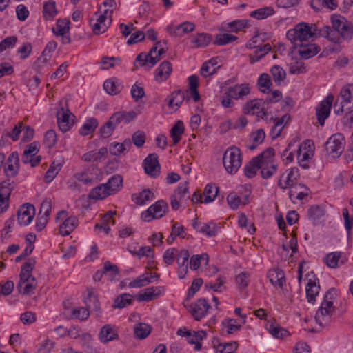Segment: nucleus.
<instances>
[{
  "label": "nucleus",
  "instance_id": "obj_1",
  "mask_svg": "<svg viewBox=\"0 0 353 353\" xmlns=\"http://www.w3.org/2000/svg\"><path fill=\"white\" fill-rule=\"evenodd\" d=\"M36 261L30 258L21 267L20 280L17 284L19 291L23 294H30L37 287V281L32 275V271L35 265Z\"/></svg>",
  "mask_w": 353,
  "mask_h": 353
},
{
  "label": "nucleus",
  "instance_id": "obj_2",
  "mask_svg": "<svg viewBox=\"0 0 353 353\" xmlns=\"http://www.w3.org/2000/svg\"><path fill=\"white\" fill-rule=\"evenodd\" d=\"M316 30L315 26H310L306 23H300L293 29L289 30L287 32L286 36L294 45V48H296L298 46L313 38L316 34Z\"/></svg>",
  "mask_w": 353,
  "mask_h": 353
},
{
  "label": "nucleus",
  "instance_id": "obj_3",
  "mask_svg": "<svg viewBox=\"0 0 353 353\" xmlns=\"http://www.w3.org/2000/svg\"><path fill=\"white\" fill-rule=\"evenodd\" d=\"M335 294L334 289H331L327 292L324 301L316 313L315 321L321 327L328 325L332 320L334 307L332 301L329 299H332V296Z\"/></svg>",
  "mask_w": 353,
  "mask_h": 353
},
{
  "label": "nucleus",
  "instance_id": "obj_4",
  "mask_svg": "<svg viewBox=\"0 0 353 353\" xmlns=\"http://www.w3.org/2000/svg\"><path fill=\"white\" fill-rule=\"evenodd\" d=\"M223 164L229 174H235L242 164V154L239 148L229 147L223 154Z\"/></svg>",
  "mask_w": 353,
  "mask_h": 353
},
{
  "label": "nucleus",
  "instance_id": "obj_5",
  "mask_svg": "<svg viewBox=\"0 0 353 353\" xmlns=\"http://www.w3.org/2000/svg\"><path fill=\"white\" fill-rule=\"evenodd\" d=\"M87 307H76L72 310V316L81 320H85L90 316L88 310L99 311L100 309L99 303L97 296L92 290H88V296L85 300Z\"/></svg>",
  "mask_w": 353,
  "mask_h": 353
},
{
  "label": "nucleus",
  "instance_id": "obj_6",
  "mask_svg": "<svg viewBox=\"0 0 353 353\" xmlns=\"http://www.w3.org/2000/svg\"><path fill=\"white\" fill-rule=\"evenodd\" d=\"M112 10L105 9L103 13L97 16L94 20L91 19L90 23L92 26V31L95 34L105 32L112 22Z\"/></svg>",
  "mask_w": 353,
  "mask_h": 353
},
{
  "label": "nucleus",
  "instance_id": "obj_7",
  "mask_svg": "<svg viewBox=\"0 0 353 353\" xmlns=\"http://www.w3.org/2000/svg\"><path fill=\"white\" fill-rule=\"evenodd\" d=\"M344 144L343 137L338 133L328 139L325 144V148L332 158H339L343 152Z\"/></svg>",
  "mask_w": 353,
  "mask_h": 353
},
{
  "label": "nucleus",
  "instance_id": "obj_8",
  "mask_svg": "<svg viewBox=\"0 0 353 353\" xmlns=\"http://www.w3.org/2000/svg\"><path fill=\"white\" fill-rule=\"evenodd\" d=\"M168 205L163 200L157 201L152 205L147 210L141 214V218L144 221H150L154 219L163 217L168 211Z\"/></svg>",
  "mask_w": 353,
  "mask_h": 353
},
{
  "label": "nucleus",
  "instance_id": "obj_9",
  "mask_svg": "<svg viewBox=\"0 0 353 353\" xmlns=\"http://www.w3.org/2000/svg\"><path fill=\"white\" fill-rule=\"evenodd\" d=\"M266 102L263 99H254L248 101L243 106V111L247 114H256L263 119L267 114Z\"/></svg>",
  "mask_w": 353,
  "mask_h": 353
},
{
  "label": "nucleus",
  "instance_id": "obj_10",
  "mask_svg": "<svg viewBox=\"0 0 353 353\" xmlns=\"http://www.w3.org/2000/svg\"><path fill=\"white\" fill-rule=\"evenodd\" d=\"M67 212L61 210L56 216V219H64L59 226V233L62 236L69 235L77 226L78 219L76 216L66 217Z\"/></svg>",
  "mask_w": 353,
  "mask_h": 353
},
{
  "label": "nucleus",
  "instance_id": "obj_11",
  "mask_svg": "<svg viewBox=\"0 0 353 353\" xmlns=\"http://www.w3.org/2000/svg\"><path fill=\"white\" fill-rule=\"evenodd\" d=\"M334 101V95L329 94L316 108V115L321 125H323L325 119L329 117L330 109Z\"/></svg>",
  "mask_w": 353,
  "mask_h": 353
},
{
  "label": "nucleus",
  "instance_id": "obj_12",
  "mask_svg": "<svg viewBox=\"0 0 353 353\" xmlns=\"http://www.w3.org/2000/svg\"><path fill=\"white\" fill-rule=\"evenodd\" d=\"M143 166L145 172L152 177H157L160 173V165L157 154L153 153L149 154L143 161Z\"/></svg>",
  "mask_w": 353,
  "mask_h": 353
},
{
  "label": "nucleus",
  "instance_id": "obj_13",
  "mask_svg": "<svg viewBox=\"0 0 353 353\" xmlns=\"http://www.w3.org/2000/svg\"><path fill=\"white\" fill-rule=\"evenodd\" d=\"M72 113L68 108L61 106L57 112V123L59 129L65 132L68 131L73 125V120L70 119Z\"/></svg>",
  "mask_w": 353,
  "mask_h": 353
},
{
  "label": "nucleus",
  "instance_id": "obj_14",
  "mask_svg": "<svg viewBox=\"0 0 353 353\" xmlns=\"http://www.w3.org/2000/svg\"><path fill=\"white\" fill-rule=\"evenodd\" d=\"M306 276L307 279V283L306 285V297L309 303H313L320 290V285L318 284L319 279L312 272L308 273Z\"/></svg>",
  "mask_w": 353,
  "mask_h": 353
},
{
  "label": "nucleus",
  "instance_id": "obj_15",
  "mask_svg": "<svg viewBox=\"0 0 353 353\" xmlns=\"http://www.w3.org/2000/svg\"><path fill=\"white\" fill-rule=\"evenodd\" d=\"M35 214L33 205L26 203L23 205L17 211V219L19 225H28L31 223Z\"/></svg>",
  "mask_w": 353,
  "mask_h": 353
},
{
  "label": "nucleus",
  "instance_id": "obj_16",
  "mask_svg": "<svg viewBox=\"0 0 353 353\" xmlns=\"http://www.w3.org/2000/svg\"><path fill=\"white\" fill-rule=\"evenodd\" d=\"M299 176V172L297 168L288 169L280 176L278 181V186L281 189L285 190L288 187L296 183Z\"/></svg>",
  "mask_w": 353,
  "mask_h": 353
},
{
  "label": "nucleus",
  "instance_id": "obj_17",
  "mask_svg": "<svg viewBox=\"0 0 353 353\" xmlns=\"http://www.w3.org/2000/svg\"><path fill=\"white\" fill-rule=\"evenodd\" d=\"M210 305L204 298L199 299L197 302L190 306L189 311L196 321H200L205 316Z\"/></svg>",
  "mask_w": 353,
  "mask_h": 353
},
{
  "label": "nucleus",
  "instance_id": "obj_18",
  "mask_svg": "<svg viewBox=\"0 0 353 353\" xmlns=\"http://www.w3.org/2000/svg\"><path fill=\"white\" fill-rule=\"evenodd\" d=\"M195 25L191 22H183L178 26L170 25L167 27L168 32L173 37H182L183 34L194 31Z\"/></svg>",
  "mask_w": 353,
  "mask_h": 353
},
{
  "label": "nucleus",
  "instance_id": "obj_19",
  "mask_svg": "<svg viewBox=\"0 0 353 353\" xmlns=\"http://www.w3.org/2000/svg\"><path fill=\"white\" fill-rule=\"evenodd\" d=\"M250 93V87L248 84H236L234 86L230 87L225 92L228 96L233 99L238 100L243 98Z\"/></svg>",
  "mask_w": 353,
  "mask_h": 353
},
{
  "label": "nucleus",
  "instance_id": "obj_20",
  "mask_svg": "<svg viewBox=\"0 0 353 353\" xmlns=\"http://www.w3.org/2000/svg\"><path fill=\"white\" fill-rule=\"evenodd\" d=\"M172 70L171 63L168 61H163L155 70V80L158 82H163L167 80Z\"/></svg>",
  "mask_w": 353,
  "mask_h": 353
},
{
  "label": "nucleus",
  "instance_id": "obj_21",
  "mask_svg": "<svg viewBox=\"0 0 353 353\" xmlns=\"http://www.w3.org/2000/svg\"><path fill=\"white\" fill-rule=\"evenodd\" d=\"M100 341L103 343H107L118 339L117 329L111 325L107 324L103 326L99 334Z\"/></svg>",
  "mask_w": 353,
  "mask_h": 353
},
{
  "label": "nucleus",
  "instance_id": "obj_22",
  "mask_svg": "<svg viewBox=\"0 0 353 353\" xmlns=\"http://www.w3.org/2000/svg\"><path fill=\"white\" fill-rule=\"evenodd\" d=\"M164 291L163 287H150L146 288L143 293L137 296L139 301H150L160 296Z\"/></svg>",
  "mask_w": 353,
  "mask_h": 353
},
{
  "label": "nucleus",
  "instance_id": "obj_23",
  "mask_svg": "<svg viewBox=\"0 0 353 353\" xmlns=\"http://www.w3.org/2000/svg\"><path fill=\"white\" fill-rule=\"evenodd\" d=\"M19 156L17 152H12L7 161V166L4 169L6 176L10 177L14 176L18 172Z\"/></svg>",
  "mask_w": 353,
  "mask_h": 353
},
{
  "label": "nucleus",
  "instance_id": "obj_24",
  "mask_svg": "<svg viewBox=\"0 0 353 353\" xmlns=\"http://www.w3.org/2000/svg\"><path fill=\"white\" fill-rule=\"evenodd\" d=\"M185 97V92H182L181 90L172 92L167 98L169 108L175 111L177 110L183 103Z\"/></svg>",
  "mask_w": 353,
  "mask_h": 353
},
{
  "label": "nucleus",
  "instance_id": "obj_25",
  "mask_svg": "<svg viewBox=\"0 0 353 353\" xmlns=\"http://www.w3.org/2000/svg\"><path fill=\"white\" fill-rule=\"evenodd\" d=\"M137 114L134 110L129 112L119 111L114 113L111 117V119L117 125L121 123H129L134 120Z\"/></svg>",
  "mask_w": 353,
  "mask_h": 353
},
{
  "label": "nucleus",
  "instance_id": "obj_26",
  "mask_svg": "<svg viewBox=\"0 0 353 353\" xmlns=\"http://www.w3.org/2000/svg\"><path fill=\"white\" fill-rule=\"evenodd\" d=\"M298 53L300 57L303 59H310L316 55L319 51V48L314 43H301L298 46Z\"/></svg>",
  "mask_w": 353,
  "mask_h": 353
},
{
  "label": "nucleus",
  "instance_id": "obj_27",
  "mask_svg": "<svg viewBox=\"0 0 353 353\" xmlns=\"http://www.w3.org/2000/svg\"><path fill=\"white\" fill-rule=\"evenodd\" d=\"M268 277L270 282L276 287L282 288L285 283L283 271L278 268L269 270Z\"/></svg>",
  "mask_w": 353,
  "mask_h": 353
},
{
  "label": "nucleus",
  "instance_id": "obj_28",
  "mask_svg": "<svg viewBox=\"0 0 353 353\" xmlns=\"http://www.w3.org/2000/svg\"><path fill=\"white\" fill-rule=\"evenodd\" d=\"M346 260L345 256L341 252L330 253L324 258V262L332 268L338 267L339 264H343Z\"/></svg>",
  "mask_w": 353,
  "mask_h": 353
},
{
  "label": "nucleus",
  "instance_id": "obj_29",
  "mask_svg": "<svg viewBox=\"0 0 353 353\" xmlns=\"http://www.w3.org/2000/svg\"><path fill=\"white\" fill-rule=\"evenodd\" d=\"M319 34L334 43L339 44L341 43L340 32L332 29L330 26H326L321 28Z\"/></svg>",
  "mask_w": 353,
  "mask_h": 353
},
{
  "label": "nucleus",
  "instance_id": "obj_30",
  "mask_svg": "<svg viewBox=\"0 0 353 353\" xmlns=\"http://www.w3.org/2000/svg\"><path fill=\"white\" fill-rule=\"evenodd\" d=\"M212 41V37L206 33L194 34L191 37V44L193 48H203Z\"/></svg>",
  "mask_w": 353,
  "mask_h": 353
},
{
  "label": "nucleus",
  "instance_id": "obj_31",
  "mask_svg": "<svg viewBox=\"0 0 353 353\" xmlns=\"http://www.w3.org/2000/svg\"><path fill=\"white\" fill-rule=\"evenodd\" d=\"M341 103L347 105V110L353 105V85H349L343 87L339 94Z\"/></svg>",
  "mask_w": 353,
  "mask_h": 353
},
{
  "label": "nucleus",
  "instance_id": "obj_32",
  "mask_svg": "<svg viewBox=\"0 0 353 353\" xmlns=\"http://www.w3.org/2000/svg\"><path fill=\"white\" fill-rule=\"evenodd\" d=\"M116 214V212L108 211L102 217L101 223H97L95 225L96 228L103 229L106 234H108L110 230V226L115 224V221L113 219V216Z\"/></svg>",
  "mask_w": 353,
  "mask_h": 353
},
{
  "label": "nucleus",
  "instance_id": "obj_33",
  "mask_svg": "<svg viewBox=\"0 0 353 353\" xmlns=\"http://www.w3.org/2000/svg\"><path fill=\"white\" fill-rule=\"evenodd\" d=\"M260 169L262 178L268 179L276 172L277 165L273 162H269L268 160H265L260 163Z\"/></svg>",
  "mask_w": 353,
  "mask_h": 353
},
{
  "label": "nucleus",
  "instance_id": "obj_34",
  "mask_svg": "<svg viewBox=\"0 0 353 353\" xmlns=\"http://www.w3.org/2000/svg\"><path fill=\"white\" fill-rule=\"evenodd\" d=\"M110 192L104 184L94 188L89 194V198L92 199H103L108 195H110Z\"/></svg>",
  "mask_w": 353,
  "mask_h": 353
},
{
  "label": "nucleus",
  "instance_id": "obj_35",
  "mask_svg": "<svg viewBox=\"0 0 353 353\" xmlns=\"http://www.w3.org/2000/svg\"><path fill=\"white\" fill-rule=\"evenodd\" d=\"M206 336V333L204 331L194 332L193 334L191 332L188 334L186 338L187 341L190 344H194V350L199 351L201 348V344L200 341Z\"/></svg>",
  "mask_w": 353,
  "mask_h": 353
},
{
  "label": "nucleus",
  "instance_id": "obj_36",
  "mask_svg": "<svg viewBox=\"0 0 353 353\" xmlns=\"http://www.w3.org/2000/svg\"><path fill=\"white\" fill-rule=\"evenodd\" d=\"M259 169V157H254L244 167L245 175L248 178H252Z\"/></svg>",
  "mask_w": 353,
  "mask_h": 353
},
{
  "label": "nucleus",
  "instance_id": "obj_37",
  "mask_svg": "<svg viewBox=\"0 0 353 353\" xmlns=\"http://www.w3.org/2000/svg\"><path fill=\"white\" fill-rule=\"evenodd\" d=\"M274 10L270 6H266L256 9L250 14V16L258 20H261L268 18L274 14Z\"/></svg>",
  "mask_w": 353,
  "mask_h": 353
},
{
  "label": "nucleus",
  "instance_id": "obj_38",
  "mask_svg": "<svg viewBox=\"0 0 353 353\" xmlns=\"http://www.w3.org/2000/svg\"><path fill=\"white\" fill-rule=\"evenodd\" d=\"M152 327L143 323H140L134 325V334L136 338L139 339H145L151 332Z\"/></svg>",
  "mask_w": 353,
  "mask_h": 353
},
{
  "label": "nucleus",
  "instance_id": "obj_39",
  "mask_svg": "<svg viewBox=\"0 0 353 353\" xmlns=\"http://www.w3.org/2000/svg\"><path fill=\"white\" fill-rule=\"evenodd\" d=\"M70 21L67 19H59L56 23V28L52 29L55 35H63L69 32Z\"/></svg>",
  "mask_w": 353,
  "mask_h": 353
},
{
  "label": "nucleus",
  "instance_id": "obj_40",
  "mask_svg": "<svg viewBox=\"0 0 353 353\" xmlns=\"http://www.w3.org/2000/svg\"><path fill=\"white\" fill-rule=\"evenodd\" d=\"M43 17L46 20H52L57 14L58 10L56 8V3L53 1L45 2L43 4Z\"/></svg>",
  "mask_w": 353,
  "mask_h": 353
},
{
  "label": "nucleus",
  "instance_id": "obj_41",
  "mask_svg": "<svg viewBox=\"0 0 353 353\" xmlns=\"http://www.w3.org/2000/svg\"><path fill=\"white\" fill-rule=\"evenodd\" d=\"M122 183L123 179L121 176L117 174L112 176L105 185L112 194L121 188Z\"/></svg>",
  "mask_w": 353,
  "mask_h": 353
},
{
  "label": "nucleus",
  "instance_id": "obj_42",
  "mask_svg": "<svg viewBox=\"0 0 353 353\" xmlns=\"http://www.w3.org/2000/svg\"><path fill=\"white\" fill-rule=\"evenodd\" d=\"M98 121L95 118L88 119L79 130V134L82 136H86L95 130L98 126Z\"/></svg>",
  "mask_w": 353,
  "mask_h": 353
},
{
  "label": "nucleus",
  "instance_id": "obj_43",
  "mask_svg": "<svg viewBox=\"0 0 353 353\" xmlns=\"http://www.w3.org/2000/svg\"><path fill=\"white\" fill-rule=\"evenodd\" d=\"M271 50V46L269 43L264 44L262 47L256 48L253 54H250L251 63H254L259 61Z\"/></svg>",
  "mask_w": 353,
  "mask_h": 353
},
{
  "label": "nucleus",
  "instance_id": "obj_44",
  "mask_svg": "<svg viewBox=\"0 0 353 353\" xmlns=\"http://www.w3.org/2000/svg\"><path fill=\"white\" fill-rule=\"evenodd\" d=\"M218 192L219 188L217 186L212 184L206 185L203 191V195L205 196L203 202L205 203L212 202L216 198Z\"/></svg>",
  "mask_w": 353,
  "mask_h": 353
},
{
  "label": "nucleus",
  "instance_id": "obj_45",
  "mask_svg": "<svg viewBox=\"0 0 353 353\" xmlns=\"http://www.w3.org/2000/svg\"><path fill=\"white\" fill-rule=\"evenodd\" d=\"M154 195L149 189H145L139 194H134L132 195V200L138 205H143L150 199Z\"/></svg>",
  "mask_w": 353,
  "mask_h": 353
},
{
  "label": "nucleus",
  "instance_id": "obj_46",
  "mask_svg": "<svg viewBox=\"0 0 353 353\" xmlns=\"http://www.w3.org/2000/svg\"><path fill=\"white\" fill-rule=\"evenodd\" d=\"M184 132V126L182 121H179L172 127L170 131V136L173 139V143L176 144L181 140V136Z\"/></svg>",
  "mask_w": 353,
  "mask_h": 353
},
{
  "label": "nucleus",
  "instance_id": "obj_47",
  "mask_svg": "<svg viewBox=\"0 0 353 353\" xmlns=\"http://www.w3.org/2000/svg\"><path fill=\"white\" fill-rule=\"evenodd\" d=\"M237 39V37L228 33L217 34L213 43L217 46L227 45L233 43Z\"/></svg>",
  "mask_w": 353,
  "mask_h": 353
},
{
  "label": "nucleus",
  "instance_id": "obj_48",
  "mask_svg": "<svg viewBox=\"0 0 353 353\" xmlns=\"http://www.w3.org/2000/svg\"><path fill=\"white\" fill-rule=\"evenodd\" d=\"M227 202L232 209L235 210L238 208L241 203L246 205L248 203L249 201L246 196L244 201H242L240 196H239L236 193L232 192L228 194L227 197Z\"/></svg>",
  "mask_w": 353,
  "mask_h": 353
},
{
  "label": "nucleus",
  "instance_id": "obj_49",
  "mask_svg": "<svg viewBox=\"0 0 353 353\" xmlns=\"http://www.w3.org/2000/svg\"><path fill=\"white\" fill-rule=\"evenodd\" d=\"M132 302V296L130 294H123L115 299L112 305L114 308H123Z\"/></svg>",
  "mask_w": 353,
  "mask_h": 353
},
{
  "label": "nucleus",
  "instance_id": "obj_50",
  "mask_svg": "<svg viewBox=\"0 0 353 353\" xmlns=\"http://www.w3.org/2000/svg\"><path fill=\"white\" fill-rule=\"evenodd\" d=\"M61 168V165L59 163H56L55 161H53L51 165H50V168L46 172L44 179L46 183H50L54 178L57 176V174L59 173Z\"/></svg>",
  "mask_w": 353,
  "mask_h": 353
},
{
  "label": "nucleus",
  "instance_id": "obj_51",
  "mask_svg": "<svg viewBox=\"0 0 353 353\" xmlns=\"http://www.w3.org/2000/svg\"><path fill=\"white\" fill-rule=\"evenodd\" d=\"M270 72L276 84L280 85L286 76L285 70L279 65H274L271 68Z\"/></svg>",
  "mask_w": 353,
  "mask_h": 353
},
{
  "label": "nucleus",
  "instance_id": "obj_52",
  "mask_svg": "<svg viewBox=\"0 0 353 353\" xmlns=\"http://www.w3.org/2000/svg\"><path fill=\"white\" fill-rule=\"evenodd\" d=\"M238 347V343L235 341L220 343L216 347V353H233Z\"/></svg>",
  "mask_w": 353,
  "mask_h": 353
},
{
  "label": "nucleus",
  "instance_id": "obj_53",
  "mask_svg": "<svg viewBox=\"0 0 353 353\" xmlns=\"http://www.w3.org/2000/svg\"><path fill=\"white\" fill-rule=\"evenodd\" d=\"M257 84L261 92L264 93L268 92L272 85L270 76L266 73L261 74L258 79Z\"/></svg>",
  "mask_w": 353,
  "mask_h": 353
},
{
  "label": "nucleus",
  "instance_id": "obj_54",
  "mask_svg": "<svg viewBox=\"0 0 353 353\" xmlns=\"http://www.w3.org/2000/svg\"><path fill=\"white\" fill-rule=\"evenodd\" d=\"M56 48L57 43L54 41H50L43 50L41 56L38 58L37 61L42 63L47 62L51 57V52H53Z\"/></svg>",
  "mask_w": 353,
  "mask_h": 353
},
{
  "label": "nucleus",
  "instance_id": "obj_55",
  "mask_svg": "<svg viewBox=\"0 0 353 353\" xmlns=\"http://www.w3.org/2000/svg\"><path fill=\"white\" fill-rule=\"evenodd\" d=\"M267 327L270 334L276 339H283L286 334L288 331L279 325L270 323Z\"/></svg>",
  "mask_w": 353,
  "mask_h": 353
},
{
  "label": "nucleus",
  "instance_id": "obj_56",
  "mask_svg": "<svg viewBox=\"0 0 353 353\" xmlns=\"http://www.w3.org/2000/svg\"><path fill=\"white\" fill-rule=\"evenodd\" d=\"M331 22L332 25V29L337 30L339 32V31L345 27L348 21L345 17L339 14H333L331 17Z\"/></svg>",
  "mask_w": 353,
  "mask_h": 353
},
{
  "label": "nucleus",
  "instance_id": "obj_57",
  "mask_svg": "<svg viewBox=\"0 0 353 353\" xmlns=\"http://www.w3.org/2000/svg\"><path fill=\"white\" fill-rule=\"evenodd\" d=\"M117 125L110 117L109 120L100 128L101 136L103 138L110 137L114 130Z\"/></svg>",
  "mask_w": 353,
  "mask_h": 353
},
{
  "label": "nucleus",
  "instance_id": "obj_58",
  "mask_svg": "<svg viewBox=\"0 0 353 353\" xmlns=\"http://www.w3.org/2000/svg\"><path fill=\"white\" fill-rule=\"evenodd\" d=\"M201 261H205L207 263L208 261V255L207 254H202L192 256L190 261V269L193 270H197L201 265Z\"/></svg>",
  "mask_w": 353,
  "mask_h": 353
},
{
  "label": "nucleus",
  "instance_id": "obj_59",
  "mask_svg": "<svg viewBox=\"0 0 353 353\" xmlns=\"http://www.w3.org/2000/svg\"><path fill=\"white\" fill-rule=\"evenodd\" d=\"M147 274H143L129 283L130 288H141L152 282Z\"/></svg>",
  "mask_w": 353,
  "mask_h": 353
},
{
  "label": "nucleus",
  "instance_id": "obj_60",
  "mask_svg": "<svg viewBox=\"0 0 353 353\" xmlns=\"http://www.w3.org/2000/svg\"><path fill=\"white\" fill-rule=\"evenodd\" d=\"M180 250L176 248L168 249L165 251L163 255V261L168 264L171 265L173 263L179 254Z\"/></svg>",
  "mask_w": 353,
  "mask_h": 353
},
{
  "label": "nucleus",
  "instance_id": "obj_61",
  "mask_svg": "<svg viewBox=\"0 0 353 353\" xmlns=\"http://www.w3.org/2000/svg\"><path fill=\"white\" fill-rule=\"evenodd\" d=\"M309 219L313 220L314 223L324 215V210L319 205H314L307 211Z\"/></svg>",
  "mask_w": 353,
  "mask_h": 353
},
{
  "label": "nucleus",
  "instance_id": "obj_62",
  "mask_svg": "<svg viewBox=\"0 0 353 353\" xmlns=\"http://www.w3.org/2000/svg\"><path fill=\"white\" fill-rule=\"evenodd\" d=\"M252 141L253 143L248 146L251 150H254L258 145L261 143L265 139V132L262 129L257 130L253 134Z\"/></svg>",
  "mask_w": 353,
  "mask_h": 353
},
{
  "label": "nucleus",
  "instance_id": "obj_63",
  "mask_svg": "<svg viewBox=\"0 0 353 353\" xmlns=\"http://www.w3.org/2000/svg\"><path fill=\"white\" fill-rule=\"evenodd\" d=\"M103 272L112 280L119 274V269L116 265L112 264L110 261H106L104 263Z\"/></svg>",
  "mask_w": 353,
  "mask_h": 353
},
{
  "label": "nucleus",
  "instance_id": "obj_64",
  "mask_svg": "<svg viewBox=\"0 0 353 353\" xmlns=\"http://www.w3.org/2000/svg\"><path fill=\"white\" fill-rule=\"evenodd\" d=\"M341 40L350 41L353 38V25L347 22V23L339 31Z\"/></svg>",
  "mask_w": 353,
  "mask_h": 353
}]
</instances>
